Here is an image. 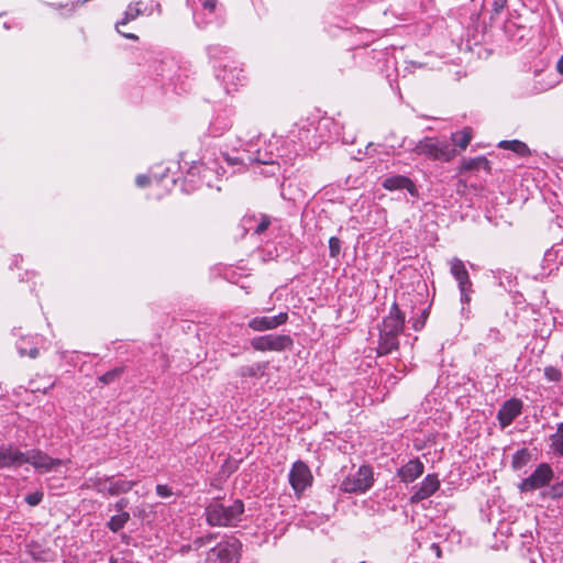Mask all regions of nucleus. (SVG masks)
<instances>
[{"label":"nucleus","mask_w":563,"mask_h":563,"mask_svg":"<svg viewBox=\"0 0 563 563\" xmlns=\"http://www.w3.org/2000/svg\"><path fill=\"white\" fill-rule=\"evenodd\" d=\"M155 490L161 498H169L174 495L173 489L165 484H157Z\"/></svg>","instance_id":"46"},{"label":"nucleus","mask_w":563,"mask_h":563,"mask_svg":"<svg viewBox=\"0 0 563 563\" xmlns=\"http://www.w3.org/2000/svg\"><path fill=\"white\" fill-rule=\"evenodd\" d=\"M143 1H144V4L142 7H151L152 8V13L155 10L161 12V4L156 0H143Z\"/></svg>","instance_id":"49"},{"label":"nucleus","mask_w":563,"mask_h":563,"mask_svg":"<svg viewBox=\"0 0 563 563\" xmlns=\"http://www.w3.org/2000/svg\"><path fill=\"white\" fill-rule=\"evenodd\" d=\"M26 340L25 339H21L18 343H16V349H18V352L21 356H29L31 358H35L37 355H38V350L36 346H30L27 347L26 345Z\"/></svg>","instance_id":"37"},{"label":"nucleus","mask_w":563,"mask_h":563,"mask_svg":"<svg viewBox=\"0 0 563 563\" xmlns=\"http://www.w3.org/2000/svg\"><path fill=\"white\" fill-rule=\"evenodd\" d=\"M143 4H144V1L131 2L128 5L122 20L118 22V27L125 25L126 23L135 20L140 15H151L152 8L151 7H142Z\"/></svg>","instance_id":"24"},{"label":"nucleus","mask_w":563,"mask_h":563,"mask_svg":"<svg viewBox=\"0 0 563 563\" xmlns=\"http://www.w3.org/2000/svg\"><path fill=\"white\" fill-rule=\"evenodd\" d=\"M25 463L31 464L38 473L45 474L56 471L64 461L54 459L38 449H31L23 453V464Z\"/></svg>","instance_id":"12"},{"label":"nucleus","mask_w":563,"mask_h":563,"mask_svg":"<svg viewBox=\"0 0 563 563\" xmlns=\"http://www.w3.org/2000/svg\"><path fill=\"white\" fill-rule=\"evenodd\" d=\"M485 169L490 172V163L485 156L464 159L461 165V172Z\"/></svg>","instance_id":"28"},{"label":"nucleus","mask_w":563,"mask_h":563,"mask_svg":"<svg viewBox=\"0 0 563 563\" xmlns=\"http://www.w3.org/2000/svg\"><path fill=\"white\" fill-rule=\"evenodd\" d=\"M191 548H192V544L183 545V547H181V552H183V553L188 552Z\"/></svg>","instance_id":"55"},{"label":"nucleus","mask_w":563,"mask_h":563,"mask_svg":"<svg viewBox=\"0 0 563 563\" xmlns=\"http://www.w3.org/2000/svg\"><path fill=\"white\" fill-rule=\"evenodd\" d=\"M450 273L457 282L459 289L461 291V300L464 302L470 301V295L472 288V282L470 279L468 272L462 260L453 257L450 262Z\"/></svg>","instance_id":"13"},{"label":"nucleus","mask_w":563,"mask_h":563,"mask_svg":"<svg viewBox=\"0 0 563 563\" xmlns=\"http://www.w3.org/2000/svg\"><path fill=\"white\" fill-rule=\"evenodd\" d=\"M310 134V128L303 125L298 131L301 145L296 143L295 134L291 132V135L287 137L273 135L268 141L263 142V146H260V137L256 143L251 140L243 145V148L234 150L235 154L223 153L222 157L229 166L236 167V170H242L251 163L264 165L290 164L305 145L312 148L317 144L327 141L324 135L320 133L319 140L311 142Z\"/></svg>","instance_id":"1"},{"label":"nucleus","mask_w":563,"mask_h":563,"mask_svg":"<svg viewBox=\"0 0 563 563\" xmlns=\"http://www.w3.org/2000/svg\"><path fill=\"white\" fill-rule=\"evenodd\" d=\"M128 503L126 498H121L114 504V509L121 514L128 506Z\"/></svg>","instance_id":"50"},{"label":"nucleus","mask_w":563,"mask_h":563,"mask_svg":"<svg viewBox=\"0 0 563 563\" xmlns=\"http://www.w3.org/2000/svg\"><path fill=\"white\" fill-rule=\"evenodd\" d=\"M130 520V514L126 511H122L121 514L112 516L107 522V527L112 532L120 531Z\"/></svg>","instance_id":"33"},{"label":"nucleus","mask_w":563,"mask_h":563,"mask_svg":"<svg viewBox=\"0 0 563 563\" xmlns=\"http://www.w3.org/2000/svg\"><path fill=\"white\" fill-rule=\"evenodd\" d=\"M440 487V479L437 474H428L410 497L411 504H418L432 496Z\"/></svg>","instance_id":"19"},{"label":"nucleus","mask_w":563,"mask_h":563,"mask_svg":"<svg viewBox=\"0 0 563 563\" xmlns=\"http://www.w3.org/2000/svg\"><path fill=\"white\" fill-rule=\"evenodd\" d=\"M382 186L389 191L406 189L411 196H418V189L415 183L404 175L388 176L383 180Z\"/></svg>","instance_id":"20"},{"label":"nucleus","mask_w":563,"mask_h":563,"mask_svg":"<svg viewBox=\"0 0 563 563\" xmlns=\"http://www.w3.org/2000/svg\"><path fill=\"white\" fill-rule=\"evenodd\" d=\"M492 8V13L498 15L501 11L507 8L508 0H486Z\"/></svg>","instance_id":"42"},{"label":"nucleus","mask_w":563,"mask_h":563,"mask_svg":"<svg viewBox=\"0 0 563 563\" xmlns=\"http://www.w3.org/2000/svg\"><path fill=\"white\" fill-rule=\"evenodd\" d=\"M253 221H255V219H245L244 225H247V230H253L254 234H262L263 232H265L267 230V228L271 224V220L266 216H262L261 220L254 228L251 225V222H253Z\"/></svg>","instance_id":"36"},{"label":"nucleus","mask_w":563,"mask_h":563,"mask_svg":"<svg viewBox=\"0 0 563 563\" xmlns=\"http://www.w3.org/2000/svg\"><path fill=\"white\" fill-rule=\"evenodd\" d=\"M202 172L206 173L207 168H205L202 164L194 162L192 165L188 168L184 178L185 184H189V188L187 190H194L198 188L196 176H199Z\"/></svg>","instance_id":"30"},{"label":"nucleus","mask_w":563,"mask_h":563,"mask_svg":"<svg viewBox=\"0 0 563 563\" xmlns=\"http://www.w3.org/2000/svg\"><path fill=\"white\" fill-rule=\"evenodd\" d=\"M554 477V472L550 464L540 463L530 476L522 479L518 485L521 493L534 492L549 486Z\"/></svg>","instance_id":"11"},{"label":"nucleus","mask_w":563,"mask_h":563,"mask_svg":"<svg viewBox=\"0 0 563 563\" xmlns=\"http://www.w3.org/2000/svg\"><path fill=\"white\" fill-rule=\"evenodd\" d=\"M543 497L558 499L563 496V482H556L542 493Z\"/></svg>","instance_id":"40"},{"label":"nucleus","mask_w":563,"mask_h":563,"mask_svg":"<svg viewBox=\"0 0 563 563\" xmlns=\"http://www.w3.org/2000/svg\"><path fill=\"white\" fill-rule=\"evenodd\" d=\"M176 183H177V178L172 177V178H170V184H172V185H175Z\"/></svg>","instance_id":"58"},{"label":"nucleus","mask_w":563,"mask_h":563,"mask_svg":"<svg viewBox=\"0 0 563 563\" xmlns=\"http://www.w3.org/2000/svg\"><path fill=\"white\" fill-rule=\"evenodd\" d=\"M214 536L212 533H209L203 537H198L192 541V548L195 550H198L207 544H209L213 540Z\"/></svg>","instance_id":"43"},{"label":"nucleus","mask_w":563,"mask_h":563,"mask_svg":"<svg viewBox=\"0 0 563 563\" xmlns=\"http://www.w3.org/2000/svg\"><path fill=\"white\" fill-rule=\"evenodd\" d=\"M108 495L117 496L129 493L136 484V481H128L118 476H109Z\"/></svg>","instance_id":"25"},{"label":"nucleus","mask_w":563,"mask_h":563,"mask_svg":"<svg viewBox=\"0 0 563 563\" xmlns=\"http://www.w3.org/2000/svg\"><path fill=\"white\" fill-rule=\"evenodd\" d=\"M522 401L518 398H511L500 407L497 419L501 428L510 426L514 420L521 415Z\"/></svg>","instance_id":"18"},{"label":"nucleus","mask_w":563,"mask_h":563,"mask_svg":"<svg viewBox=\"0 0 563 563\" xmlns=\"http://www.w3.org/2000/svg\"><path fill=\"white\" fill-rule=\"evenodd\" d=\"M150 69L154 79L163 86H173L178 93L189 89L187 74L178 66L173 57L161 56L159 54L153 58Z\"/></svg>","instance_id":"4"},{"label":"nucleus","mask_w":563,"mask_h":563,"mask_svg":"<svg viewBox=\"0 0 563 563\" xmlns=\"http://www.w3.org/2000/svg\"><path fill=\"white\" fill-rule=\"evenodd\" d=\"M115 29L118 33H120L122 36L130 38V40H137V36L133 33H125L121 30V26L118 27V23L115 24Z\"/></svg>","instance_id":"52"},{"label":"nucleus","mask_w":563,"mask_h":563,"mask_svg":"<svg viewBox=\"0 0 563 563\" xmlns=\"http://www.w3.org/2000/svg\"><path fill=\"white\" fill-rule=\"evenodd\" d=\"M169 167H165L162 173L151 172V175H139L135 179L136 186L143 188L148 186L153 180L161 184L168 178Z\"/></svg>","instance_id":"27"},{"label":"nucleus","mask_w":563,"mask_h":563,"mask_svg":"<svg viewBox=\"0 0 563 563\" xmlns=\"http://www.w3.org/2000/svg\"><path fill=\"white\" fill-rule=\"evenodd\" d=\"M374 472L372 466L362 465L354 478V493H365L373 486Z\"/></svg>","instance_id":"22"},{"label":"nucleus","mask_w":563,"mask_h":563,"mask_svg":"<svg viewBox=\"0 0 563 563\" xmlns=\"http://www.w3.org/2000/svg\"><path fill=\"white\" fill-rule=\"evenodd\" d=\"M241 499L213 498L205 508L206 521L211 527H236L243 519Z\"/></svg>","instance_id":"2"},{"label":"nucleus","mask_w":563,"mask_h":563,"mask_svg":"<svg viewBox=\"0 0 563 563\" xmlns=\"http://www.w3.org/2000/svg\"><path fill=\"white\" fill-rule=\"evenodd\" d=\"M472 140L471 129H464L460 132L452 133L451 141L464 151Z\"/></svg>","instance_id":"35"},{"label":"nucleus","mask_w":563,"mask_h":563,"mask_svg":"<svg viewBox=\"0 0 563 563\" xmlns=\"http://www.w3.org/2000/svg\"><path fill=\"white\" fill-rule=\"evenodd\" d=\"M360 563H366V562L362 561V562H360Z\"/></svg>","instance_id":"59"},{"label":"nucleus","mask_w":563,"mask_h":563,"mask_svg":"<svg viewBox=\"0 0 563 563\" xmlns=\"http://www.w3.org/2000/svg\"><path fill=\"white\" fill-rule=\"evenodd\" d=\"M44 494L43 492H34L25 496V501L27 505L34 507L37 506L43 500Z\"/></svg>","instance_id":"44"},{"label":"nucleus","mask_w":563,"mask_h":563,"mask_svg":"<svg viewBox=\"0 0 563 563\" xmlns=\"http://www.w3.org/2000/svg\"><path fill=\"white\" fill-rule=\"evenodd\" d=\"M531 460V453L528 449L518 450L511 460V467L516 471L521 470Z\"/></svg>","instance_id":"34"},{"label":"nucleus","mask_w":563,"mask_h":563,"mask_svg":"<svg viewBox=\"0 0 563 563\" xmlns=\"http://www.w3.org/2000/svg\"><path fill=\"white\" fill-rule=\"evenodd\" d=\"M23 451L14 444L0 445V470L18 468L23 465Z\"/></svg>","instance_id":"17"},{"label":"nucleus","mask_w":563,"mask_h":563,"mask_svg":"<svg viewBox=\"0 0 563 563\" xmlns=\"http://www.w3.org/2000/svg\"><path fill=\"white\" fill-rule=\"evenodd\" d=\"M241 548L238 539L221 541L207 552L206 563H239Z\"/></svg>","instance_id":"7"},{"label":"nucleus","mask_w":563,"mask_h":563,"mask_svg":"<svg viewBox=\"0 0 563 563\" xmlns=\"http://www.w3.org/2000/svg\"><path fill=\"white\" fill-rule=\"evenodd\" d=\"M331 20L328 22L327 31L332 36H338L339 32H349L350 30V8L349 5H338L331 13Z\"/></svg>","instance_id":"16"},{"label":"nucleus","mask_w":563,"mask_h":563,"mask_svg":"<svg viewBox=\"0 0 563 563\" xmlns=\"http://www.w3.org/2000/svg\"><path fill=\"white\" fill-rule=\"evenodd\" d=\"M432 548H433V549H435V553H437V555H438V556H440V554H441V550H440L439 545H437V544H432Z\"/></svg>","instance_id":"57"},{"label":"nucleus","mask_w":563,"mask_h":563,"mask_svg":"<svg viewBox=\"0 0 563 563\" xmlns=\"http://www.w3.org/2000/svg\"><path fill=\"white\" fill-rule=\"evenodd\" d=\"M544 376L550 382H560L562 378V373L554 366H547L544 368Z\"/></svg>","instance_id":"41"},{"label":"nucleus","mask_w":563,"mask_h":563,"mask_svg":"<svg viewBox=\"0 0 563 563\" xmlns=\"http://www.w3.org/2000/svg\"><path fill=\"white\" fill-rule=\"evenodd\" d=\"M123 371V367H115L111 371H108L99 377V382L103 385H109L117 380L122 375Z\"/></svg>","instance_id":"39"},{"label":"nucleus","mask_w":563,"mask_h":563,"mask_svg":"<svg viewBox=\"0 0 563 563\" xmlns=\"http://www.w3.org/2000/svg\"><path fill=\"white\" fill-rule=\"evenodd\" d=\"M20 261H22V256H20V255H15V256H14V260H13V265H14V266H18V264H19V262H20Z\"/></svg>","instance_id":"54"},{"label":"nucleus","mask_w":563,"mask_h":563,"mask_svg":"<svg viewBox=\"0 0 563 563\" xmlns=\"http://www.w3.org/2000/svg\"><path fill=\"white\" fill-rule=\"evenodd\" d=\"M405 314L397 302L390 307L389 313L383 319L379 328L377 345L378 355H387L399 347V335L405 328Z\"/></svg>","instance_id":"3"},{"label":"nucleus","mask_w":563,"mask_h":563,"mask_svg":"<svg viewBox=\"0 0 563 563\" xmlns=\"http://www.w3.org/2000/svg\"><path fill=\"white\" fill-rule=\"evenodd\" d=\"M556 69L560 74H563V55L560 57L556 64Z\"/></svg>","instance_id":"53"},{"label":"nucleus","mask_w":563,"mask_h":563,"mask_svg":"<svg viewBox=\"0 0 563 563\" xmlns=\"http://www.w3.org/2000/svg\"><path fill=\"white\" fill-rule=\"evenodd\" d=\"M427 317H428L427 310H423L421 316L418 319L412 321V328L416 331L421 330L424 327Z\"/></svg>","instance_id":"47"},{"label":"nucleus","mask_w":563,"mask_h":563,"mask_svg":"<svg viewBox=\"0 0 563 563\" xmlns=\"http://www.w3.org/2000/svg\"><path fill=\"white\" fill-rule=\"evenodd\" d=\"M234 108L225 106L216 112L213 120L209 125V132L212 136H220L229 131L233 124Z\"/></svg>","instance_id":"14"},{"label":"nucleus","mask_w":563,"mask_h":563,"mask_svg":"<svg viewBox=\"0 0 563 563\" xmlns=\"http://www.w3.org/2000/svg\"><path fill=\"white\" fill-rule=\"evenodd\" d=\"M109 482H110L109 476H103V477L96 476V477H90V478L86 479L84 485H85V487L95 489L96 492H98L100 494H108Z\"/></svg>","instance_id":"32"},{"label":"nucleus","mask_w":563,"mask_h":563,"mask_svg":"<svg viewBox=\"0 0 563 563\" xmlns=\"http://www.w3.org/2000/svg\"><path fill=\"white\" fill-rule=\"evenodd\" d=\"M267 368L268 362H256L239 367L236 374L241 378H260L265 375Z\"/></svg>","instance_id":"26"},{"label":"nucleus","mask_w":563,"mask_h":563,"mask_svg":"<svg viewBox=\"0 0 563 563\" xmlns=\"http://www.w3.org/2000/svg\"><path fill=\"white\" fill-rule=\"evenodd\" d=\"M288 482L295 495L300 498L303 492L311 487L313 483V476L309 466L301 460L296 461L288 473Z\"/></svg>","instance_id":"10"},{"label":"nucleus","mask_w":563,"mask_h":563,"mask_svg":"<svg viewBox=\"0 0 563 563\" xmlns=\"http://www.w3.org/2000/svg\"><path fill=\"white\" fill-rule=\"evenodd\" d=\"M216 76L221 80L228 93L236 90L246 80L244 69L235 60L219 65L216 68Z\"/></svg>","instance_id":"8"},{"label":"nucleus","mask_w":563,"mask_h":563,"mask_svg":"<svg viewBox=\"0 0 563 563\" xmlns=\"http://www.w3.org/2000/svg\"><path fill=\"white\" fill-rule=\"evenodd\" d=\"M294 340L288 334H265L251 340V346L260 352H283L290 350Z\"/></svg>","instance_id":"9"},{"label":"nucleus","mask_w":563,"mask_h":563,"mask_svg":"<svg viewBox=\"0 0 563 563\" xmlns=\"http://www.w3.org/2000/svg\"><path fill=\"white\" fill-rule=\"evenodd\" d=\"M424 465L419 459L410 460L398 470V477L404 483H412L423 474Z\"/></svg>","instance_id":"21"},{"label":"nucleus","mask_w":563,"mask_h":563,"mask_svg":"<svg viewBox=\"0 0 563 563\" xmlns=\"http://www.w3.org/2000/svg\"><path fill=\"white\" fill-rule=\"evenodd\" d=\"M412 153L431 161L450 162L455 157L456 150L445 140L427 136L415 145Z\"/></svg>","instance_id":"5"},{"label":"nucleus","mask_w":563,"mask_h":563,"mask_svg":"<svg viewBox=\"0 0 563 563\" xmlns=\"http://www.w3.org/2000/svg\"><path fill=\"white\" fill-rule=\"evenodd\" d=\"M289 319L288 312H279L276 316L254 317L247 322V327L256 332L275 330L287 323Z\"/></svg>","instance_id":"15"},{"label":"nucleus","mask_w":563,"mask_h":563,"mask_svg":"<svg viewBox=\"0 0 563 563\" xmlns=\"http://www.w3.org/2000/svg\"><path fill=\"white\" fill-rule=\"evenodd\" d=\"M498 146L500 148L509 150L521 157H526L530 154L528 145L519 140L501 141Z\"/></svg>","instance_id":"29"},{"label":"nucleus","mask_w":563,"mask_h":563,"mask_svg":"<svg viewBox=\"0 0 563 563\" xmlns=\"http://www.w3.org/2000/svg\"><path fill=\"white\" fill-rule=\"evenodd\" d=\"M543 269L548 271V273H552L554 269H558L560 265L563 264V245H554L549 249L543 256Z\"/></svg>","instance_id":"23"},{"label":"nucleus","mask_w":563,"mask_h":563,"mask_svg":"<svg viewBox=\"0 0 563 563\" xmlns=\"http://www.w3.org/2000/svg\"><path fill=\"white\" fill-rule=\"evenodd\" d=\"M339 488L344 493H352V481L350 478V474H347L345 478L341 482Z\"/></svg>","instance_id":"48"},{"label":"nucleus","mask_w":563,"mask_h":563,"mask_svg":"<svg viewBox=\"0 0 563 563\" xmlns=\"http://www.w3.org/2000/svg\"><path fill=\"white\" fill-rule=\"evenodd\" d=\"M194 10V20L198 27L222 21V7L218 0H187Z\"/></svg>","instance_id":"6"},{"label":"nucleus","mask_w":563,"mask_h":563,"mask_svg":"<svg viewBox=\"0 0 563 563\" xmlns=\"http://www.w3.org/2000/svg\"><path fill=\"white\" fill-rule=\"evenodd\" d=\"M330 124H332L331 120L328 118H323V119L319 120L318 126L314 130L321 131L322 129H327Z\"/></svg>","instance_id":"51"},{"label":"nucleus","mask_w":563,"mask_h":563,"mask_svg":"<svg viewBox=\"0 0 563 563\" xmlns=\"http://www.w3.org/2000/svg\"><path fill=\"white\" fill-rule=\"evenodd\" d=\"M329 250L331 257H336L341 251V241L340 239L332 236L329 240Z\"/></svg>","instance_id":"45"},{"label":"nucleus","mask_w":563,"mask_h":563,"mask_svg":"<svg viewBox=\"0 0 563 563\" xmlns=\"http://www.w3.org/2000/svg\"><path fill=\"white\" fill-rule=\"evenodd\" d=\"M121 538H122V541H123L124 543L129 544V540H130V537H129V536H126V534H122V536H121Z\"/></svg>","instance_id":"56"},{"label":"nucleus","mask_w":563,"mask_h":563,"mask_svg":"<svg viewBox=\"0 0 563 563\" xmlns=\"http://www.w3.org/2000/svg\"><path fill=\"white\" fill-rule=\"evenodd\" d=\"M208 56L212 59H220L230 53V48L219 44L209 45L207 47Z\"/></svg>","instance_id":"38"},{"label":"nucleus","mask_w":563,"mask_h":563,"mask_svg":"<svg viewBox=\"0 0 563 563\" xmlns=\"http://www.w3.org/2000/svg\"><path fill=\"white\" fill-rule=\"evenodd\" d=\"M550 448L555 455L563 456V422L556 427V431L550 435Z\"/></svg>","instance_id":"31"}]
</instances>
